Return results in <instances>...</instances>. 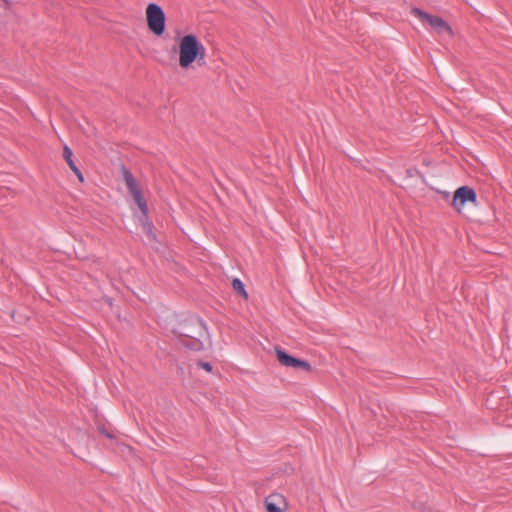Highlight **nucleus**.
I'll list each match as a JSON object with an SVG mask.
<instances>
[{
	"label": "nucleus",
	"instance_id": "f257e3e1",
	"mask_svg": "<svg viewBox=\"0 0 512 512\" xmlns=\"http://www.w3.org/2000/svg\"><path fill=\"white\" fill-rule=\"evenodd\" d=\"M177 62L181 70L188 71L200 65L206 58V48L194 33L176 39Z\"/></svg>",
	"mask_w": 512,
	"mask_h": 512
},
{
	"label": "nucleus",
	"instance_id": "f03ea898",
	"mask_svg": "<svg viewBox=\"0 0 512 512\" xmlns=\"http://www.w3.org/2000/svg\"><path fill=\"white\" fill-rule=\"evenodd\" d=\"M206 330L202 319L190 316L182 320L173 332L181 338L185 347L193 351H200L204 347L201 338L205 336Z\"/></svg>",
	"mask_w": 512,
	"mask_h": 512
},
{
	"label": "nucleus",
	"instance_id": "7ed1b4c3",
	"mask_svg": "<svg viewBox=\"0 0 512 512\" xmlns=\"http://www.w3.org/2000/svg\"><path fill=\"white\" fill-rule=\"evenodd\" d=\"M132 198L133 203L131 204V209L133 210L134 216L138 219L149 242L156 243L157 237L154 233V225L148 216L149 208L144 194H132Z\"/></svg>",
	"mask_w": 512,
	"mask_h": 512
},
{
	"label": "nucleus",
	"instance_id": "20e7f679",
	"mask_svg": "<svg viewBox=\"0 0 512 512\" xmlns=\"http://www.w3.org/2000/svg\"><path fill=\"white\" fill-rule=\"evenodd\" d=\"M145 19L149 31L156 37H161L166 30V16L162 7L149 3L145 9Z\"/></svg>",
	"mask_w": 512,
	"mask_h": 512
},
{
	"label": "nucleus",
	"instance_id": "39448f33",
	"mask_svg": "<svg viewBox=\"0 0 512 512\" xmlns=\"http://www.w3.org/2000/svg\"><path fill=\"white\" fill-rule=\"evenodd\" d=\"M412 15L419 18L424 24L429 25L439 35H453L452 28L441 17L429 15L418 8H413Z\"/></svg>",
	"mask_w": 512,
	"mask_h": 512
},
{
	"label": "nucleus",
	"instance_id": "423d86ee",
	"mask_svg": "<svg viewBox=\"0 0 512 512\" xmlns=\"http://www.w3.org/2000/svg\"><path fill=\"white\" fill-rule=\"evenodd\" d=\"M276 356L279 363L285 367H293L296 369H302L307 372L312 371L311 364L308 361L295 358L288 354L286 351L281 349H276Z\"/></svg>",
	"mask_w": 512,
	"mask_h": 512
},
{
	"label": "nucleus",
	"instance_id": "0eeeda50",
	"mask_svg": "<svg viewBox=\"0 0 512 512\" xmlns=\"http://www.w3.org/2000/svg\"><path fill=\"white\" fill-rule=\"evenodd\" d=\"M476 207L477 203V194H453L452 206L458 211L460 214H465L466 206Z\"/></svg>",
	"mask_w": 512,
	"mask_h": 512
},
{
	"label": "nucleus",
	"instance_id": "6e6552de",
	"mask_svg": "<svg viewBox=\"0 0 512 512\" xmlns=\"http://www.w3.org/2000/svg\"><path fill=\"white\" fill-rule=\"evenodd\" d=\"M120 175L126 184L127 189L130 192H140L144 187L140 182L132 175V173L124 166L120 168Z\"/></svg>",
	"mask_w": 512,
	"mask_h": 512
},
{
	"label": "nucleus",
	"instance_id": "1a4fd4ad",
	"mask_svg": "<svg viewBox=\"0 0 512 512\" xmlns=\"http://www.w3.org/2000/svg\"><path fill=\"white\" fill-rule=\"evenodd\" d=\"M284 502V498L280 494H272L265 500L267 512H284V509L280 507V503Z\"/></svg>",
	"mask_w": 512,
	"mask_h": 512
},
{
	"label": "nucleus",
	"instance_id": "9d476101",
	"mask_svg": "<svg viewBox=\"0 0 512 512\" xmlns=\"http://www.w3.org/2000/svg\"><path fill=\"white\" fill-rule=\"evenodd\" d=\"M63 157L65 161L67 162L70 169L75 173V175L78 177L80 181H83V175L80 172V170L76 167L74 161H73V152L72 150L65 145L63 148Z\"/></svg>",
	"mask_w": 512,
	"mask_h": 512
},
{
	"label": "nucleus",
	"instance_id": "9b49d317",
	"mask_svg": "<svg viewBox=\"0 0 512 512\" xmlns=\"http://www.w3.org/2000/svg\"><path fill=\"white\" fill-rule=\"evenodd\" d=\"M232 287L238 295L242 296L244 299L248 298V294L245 290V286L240 279L235 278L232 282Z\"/></svg>",
	"mask_w": 512,
	"mask_h": 512
},
{
	"label": "nucleus",
	"instance_id": "f8f14e48",
	"mask_svg": "<svg viewBox=\"0 0 512 512\" xmlns=\"http://www.w3.org/2000/svg\"><path fill=\"white\" fill-rule=\"evenodd\" d=\"M197 366L199 368L205 369L207 372H211L212 371V365L209 362L198 361L197 362Z\"/></svg>",
	"mask_w": 512,
	"mask_h": 512
},
{
	"label": "nucleus",
	"instance_id": "ddd939ff",
	"mask_svg": "<svg viewBox=\"0 0 512 512\" xmlns=\"http://www.w3.org/2000/svg\"><path fill=\"white\" fill-rule=\"evenodd\" d=\"M454 192H474L472 188L468 186L458 187Z\"/></svg>",
	"mask_w": 512,
	"mask_h": 512
},
{
	"label": "nucleus",
	"instance_id": "4468645a",
	"mask_svg": "<svg viewBox=\"0 0 512 512\" xmlns=\"http://www.w3.org/2000/svg\"><path fill=\"white\" fill-rule=\"evenodd\" d=\"M1 5L5 9H9L12 6V0H0Z\"/></svg>",
	"mask_w": 512,
	"mask_h": 512
},
{
	"label": "nucleus",
	"instance_id": "2eb2a0df",
	"mask_svg": "<svg viewBox=\"0 0 512 512\" xmlns=\"http://www.w3.org/2000/svg\"><path fill=\"white\" fill-rule=\"evenodd\" d=\"M100 431H101V433H102V434H104L107 438H110V439H112V438H113V435H112V434H110V433H108L106 430L101 429Z\"/></svg>",
	"mask_w": 512,
	"mask_h": 512
},
{
	"label": "nucleus",
	"instance_id": "dca6fc26",
	"mask_svg": "<svg viewBox=\"0 0 512 512\" xmlns=\"http://www.w3.org/2000/svg\"><path fill=\"white\" fill-rule=\"evenodd\" d=\"M443 195H444L445 199H446V200H448V197H449V195H450V194L445 193V194H443Z\"/></svg>",
	"mask_w": 512,
	"mask_h": 512
}]
</instances>
